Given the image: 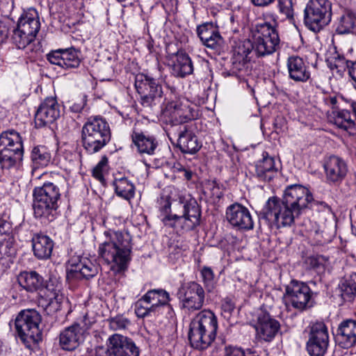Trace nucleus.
Masks as SVG:
<instances>
[{
    "instance_id": "1",
    "label": "nucleus",
    "mask_w": 356,
    "mask_h": 356,
    "mask_svg": "<svg viewBox=\"0 0 356 356\" xmlns=\"http://www.w3.org/2000/svg\"><path fill=\"white\" fill-rule=\"evenodd\" d=\"M131 238L128 233L111 232L108 238L99 244V257L110 265L115 273L125 270L131 261Z\"/></svg>"
},
{
    "instance_id": "2",
    "label": "nucleus",
    "mask_w": 356,
    "mask_h": 356,
    "mask_svg": "<svg viewBox=\"0 0 356 356\" xmlns=\"http://www.w3.org/2000/svg\"><path fill=\"white\" fill-rule=\"evenodd\" d=\"M175 201H178L183 206V214L169 215L170 203L166 201L161 210V218L164 225L173 228L177 232L183 230L189 231L198 225L201 211L195 199L190 195H181Z\"/></svg>"
},
{
    "instance_id": "3",
    "label": "nucleus",
    "mask_w": 356,
    "mask_h": 356,
    "mask_svg": "<svg viewBox=\"0 0 356 356\" xmlns=\"http://www.w3.org/2000/svg\"><path fill=\"white\" fill-rule=\"evenodd\" d=\"M33 197L35 218L43 223L52 222L56 218L61 197L59 186L53 182H45L42 186L33 189Z\"/></svg>"
},
{
    "instance_id": "4",
    "label": "nucleus",
    "mask_w": 356,
    "mask_h": 356,
    "mask_svg": "<svg viewBox=\"0 0 356 356\" xmlns=\"http://www.w3.org/2000/svg\"><path fill=\"white\" fill-rule=\"evenodd\" d=\"M218 330V320L213 312L204 309L191 320L188 340L192 347L204 350L214 341Z\"/></svg>"
},
{
    "instance_id": "5",
    "label": "nucleus",
    "mask_w": 356,
    "mask_h": 356,
    "mask_svg": "<svg viewBox=\"0 0 356 356\" xmlns=\"http://www.w3.org/2000/svg\"><path fill=\"white\" fill-rule=\"evenodd\" d=\"M111 137L109 125L102 118H90L82 127L83 147L90 154L99 152L109 143Z\"/></svg>"
},
{
    "instance_id": "6",
    "label": "nucleus",
    "mask_w": 356,
    "mask_h": 356,
    "mask_svg": "<svg viewBox=\"0 0 356 356\" xmlns=\"http://www.w3.org/2000/svg\"><path fill=\"white\" fill-rule=\"evenodd\" d=\"M40 314L35 309L21 311L15 318V329L26 347L31 348L33 344L41 340L39 325Z\"/></svg>"
},
{
    "instance_id": "7",
    "label": "nucleus",
    "mask_w": 356,
    "mask_h": 356,
    "mask_svg": "<svg viewBox=\"0 0 356 356\" xmlns=\"http://www.w3.org/2000/svg\"><path fill=\"white\" fill-rule=\"evenodd\" d=\"M23 145L19 134L15 130L0 135V164L9 169L22 159Z\"/></svg>"
},
{
    "instance_id": "8",
    "label": "nucleus",
    "mask_w": 356,
    "mask_h": 356,
    "mask_svg": "<svg viewBox=\"0 0 356 356\" xmlns=\"http://www.w3.org/2000/svg\"><path fill=\"white\" fill-rule=\"evenodd\" d=\"M23 145L19 134L15 130L0 135V164L9 169L22 159Z\"/></svg>"
},
{
    "instance_id": "9",
    "label": "nucleus",
    "mask_w": 356,
    "mask_h": 356,
    "mask_svg": "<svg viewBox=\"0 0 356 356\" xmlns=\"http://www.w3.org/2000/svg\"><path fill=\"white\" fill-rule=\"evenodd\" d=\"M261 214L269 224L277 228L291 225L298 217L284 200L275 197L268 199Z\"/></svg>"
},
{
    "instance_id": "10",
    "label": "nucleus",
    "mask_w": 356,
    "mask_h": 356,
    "mask_svg": "<svg viewBox=\"0 0 356 356\" xmlns=\"http://www.w3.org/2000/svg\"><path fill=\"white\" fill-rule=\"evenodd\" d=\"M332 5L328 0H311L305 9V22L308 28L318 32L331 21Z\"/></svg>"
},
{
    "instance_id": "11",
    "label": "nucleus",
    "mask_w": 356,
    "mask_h": 356,
    "mask_svg": "<svg viewBox=\"0 0 356 356\" xmlns=\"http://www.w3.org/2000/svg\"><path fill=\"white\" fill-rule=\"evenodd\" d=\"M253 44L257 56L274 53L280 44L279 35L275 26L268 22L258 24Z\"/></svg>"
},
{
    "instance_id": "12",
    "label": "nucleus",
    "mask_w": 356,
    "mask_h": 356,
    "mask_svg": "<svg viewBox=\"0 0 356 356\" xmlns=\"http://www.w3.org/2000/svg\"><path fill=\"white\" fill-rule=\"evenodd\" d=\"M306 348L310 356H323L329 346L328 330L323 322H316L309 327Z\"/></svg>"
},
{
    "instance_id": "13",
    "label": "nucleus",
    "mask_w": 356,
    "mask_h": 356,
    "mask_svg": "<svg viewBox=\"0 0 356 356\" xmlns=\"http://www.w3.org/2000/svg\"><path fill=\"white\" fill-rule=\"evenodd\" d=\"M179 298L182 307L188 312L200 310L204 302V290L200 284L190 282L180 288Z\"/></svg>"
},
{
    "instance_id": "14",
    "label": "nucleus",
    "mask_w": 356,
    "mask_h": 356,
    "mask_svg": "<svg viewBox=\"0 0 356 356\" xmlns=\"http://www.w3.org/2000/svg\"><path fill=\"white\" fill-rule=\"evenodd\" d=\"M175 98L165 99L164 116L168 118L172 124H184L194 119L195 111L190 107L188 102L184 99Z\"/></svg>"
},
{
    "instance_id": "15",
    "label": "nucleus",
    "mask_w": 356,
    "mask_h": 356,
    "mask_svg": "<svg viewBox=\"0 0 356 356\" xmlns=\"http://www.w3.org/2000/svg\"><path fill=\"white\" fill-rule=\"evenodd\" d=\"M283 200L299 216L309 207L312 200V194L307 188L301 185H291L286 188Z\"/></svg>"
},
{
    "instance_id": "16",
    "label": "nucleus",
    "mask_w": 356,
    "mask_h": 356,
    "mask_svg": "<svg viewBox=\"0 0 356 356\" xmlns=\"http://www.w3.org/2000/svg\"><path fill=\"white\" fill-rule=\"evenodd\" d=\"M135 86L141 97V104L144 106H150L156 100L160 99L163 95L161 86L153 78L140 74L136 76Z\"/></svg>"
},
{
    "instance_id": "17",
    "label": "nucleus",
    "mask_w": 356,
    "mask_h": 356,
    "mask_svg": "<svg viewBox=\"0 0 356 356\" xmlns=\"http://www.w3.org/2000/svg\"><path fill=\"white\" fill-rule=\"evenodd\" d=\"M98 272L99 266L90 259L73 257L69 261L66 277L68 280L81 278L89 280L96 276Z\"/></svg>"
},
{
    "instance_id": "18",
    "label": "nucleus",
    "mask_w": 356,
    "mask_h": 356,
    "mask_svg": "<svg viewBox=\"0 0 356 356\" xmlns=\"http://www.w3.org/2000/svg\"><path fill=\"white\" fill-rule=\"evenodd\" d=\"M88 327L80 323H74L62 330L59 344L63 350L72 351L78 348L86 338Z\"/></svg>"
},
{
    "instance_id": "19",
    "label": "nucleus",
    "mask_w": 356,
    "mask_h": 356,
    "mask_svg": "<svg viewBox=\"0 0 356 356\" xmlns=\"http://www.w3.org/2000/svg\"><path fill=\"white\" fill-rule=\"evenodd\" d=\"M284 296L294 308L303 310L308 307L311 290L305 283L292 280L286 287Z\"/></svg>"
},
{
    "instance_id": "20",
    "label": "nucleus",
    "mask_w": 356,
    "mask_h": 356,
    "mask_svg": "<svg viewBox=\"0 0 356 356\" xmlns=\"http://www.w3.org/2000/svg\"><path fill=\"white\" fill-rule=\"evenodd\" d=\"M107 348L111 356L139 355V349L134 341L119 334H113L108 337Z\"/></svg>"
},
{
    "instance_id": "21",
    "label": "nucleus",
    "mask_w": 356,
    "mask_h": 356,
    "mask_svg": "<svg viewBox=\"0 0 356 356\" xmlns=\"http://www.w3.org/2000/svg\"><path fill=\"white\" fill-rule=\"evenodd\" d=\"M228 222L234 227L241 230H250L254 222L249 210L241 204L235 203L229 206L226 211Z\"/></svg>"
},
{
    "instance_id": "22",
    "label": "nucleus",
    "mask_w": 356,
    "mask_h": 356,
    "mask_svg": "<svg viewBox=\"0 0 356 356\" xmlns=\"http://www.w3.org/2000/svg\"><path fill=\"white\" fill-rule=\"evenodd\" d=\"M60 116V106L54 97H47L40 104L35 115V123L38 127L53 123Z\"/></svg>"
},
{
    "instance_id": "23",
    "label": "nucleus",
    "mask_w": 356,
    "mask_h": 356,
    "mask_svg": "<svg viewBox=\"0 0 356 356\" xmlns=\"http://www.w3.org/2000/svg\"><path fill=\"white\" fill-rule=\"evenodd\" d=\"M325 178L329 184H337L342 181L348 172V167L343 159L337 156H330L323 165Z\"/></svg>"
},
{
    "instance_id": "24",
    "label": "nucleus",
    "mask_w": 356,
    "mask_h": 356,
    "mask_svg": "<svg viewBox=\"0 0 356 356\" xmlns=\"http://www.w3.org/2000/svg\"><path fill=\"white\" fill-rule=\"evenodd\" d=\"M177 125V124H174ZM178 128V140L177 146L184 154H193L198 152L201 145L198 142L197 137L189 130L187 125L184 124H177Z\"/></svg>"
},
{
    "instance_id": "25",
    "label": "nucleus",
    "mask_w": 356,
    "mask_h": 356,
    "mask_svg": "<svg viewBox=\"0 0 356 356\" xmlns=\"http://www.w3.org/2000/svg\"><path fill=\"white\" fill-rule=\"evenodd\" d=\"M289 76L296 82H306L310 78L307 63L300 56H289L286 61Z\"/></svg>"
},
{
    "instance_id": "26",
    "label": "nucleus",
    "mask_w": 356,
    "mask_h": 356,
    "mask_svg": "<svg viewBox=\"0 0 356 356\" xmlns=\"http://www.w3.org/2000/svg\"><path fill=\"white\" fill-rule=\"evenodd\" d=\"M336 339L343 348L353 347L356 344V321H342L337 329Z\"/></svg>"
},
{
    "instance_id": "27",
    "label": "nucleus",
    "mask_w": 356,
    "mask_h": 356,
    "mask_svg": "<svg viewBox=\"0 0 356 356\" xmlns=\"http://www.w3.org/2000/svg\"><path fill=\"white\" fill-rule=\"evenodd\" d=\"M280 323L268 314L258 317L256 330L259 337L266 341H270L280 330Z\"/></svg>"
},
{
    "instance_id": "28",
    "label": "nucleus",
    "mask_w": 356,
    "mask_h": 356,
    "mask_svg": "<svg viewBox=\"0 0 356 356\" xmlns=\"http://www.w3.org/2000/svg\"><path fill=\"white\" fill-rule=\"evenodd\" d=\"M132 143L140 155H153L158 146V142L153 136L147 135L142 131H133Z\"/></svg>"
},
{
    "instance_id": "29",
    "label": "nucleus",
    "mask_w": 356,
    "mask_h": 356,
    "mask_svg": "<svg viewBox=\"0 0 356 356\" xmlns=\"http://www.w3.org/2000/svg\"><path fill=\"white\" fill-rule=\"evenodd\" d=\"M32 248L34 255L38 259H47L51 255L54 242L46 235L35 234L32 238Z\"/></svg>"
},
{
    "instance_id": "30",
    "label": "nucleus",
    "mask_w": 356,
    "mask_h": 356,
    "mask_svg": "<svg viewBox=\"0 0 356 356\" xmlns=\"http://www.w3.org/2000/svg\"><path fill=\"white\" fill-rule=\"evenodd\" d=\"M17 27L26 33L30 38L35 40L40 27L37 12L32 10L23 15L19 18Z\"/></svg>"
},
{
    "instance_id": "31",
    "label": "nucleus",
    "mask_w": 356,
    "mask_h": 356,
    "mask_svg": "<svg viewBox=\"0 0 356 356\" xmlns=\"http://www.w3.org/2000/svg\"><path fill=\"white\" fill-rule=\"evenodd\" d=\"M174 58L175 60L172 65V71L175 76L184 77L193 73V62L186 52L179 51L174 56Z\"/></svg>"
},
{
    "instance_id": "32",
    "label": "nucleus",
    "mask_w": 356,
    "mask_h": 356,
    "mask_svg": "<svg viewBox=\"0 0 356 356\" xmlns=\"http://www.w3.org/2000/svg\"><path fill=\"white\" fill-rule=\"evenodd\" d=\"M197 35L204 45L216 49L222 43V38L212 24H203L197 27Z\"/></svg>"
},
{
    "instance_id": "33",
    "label": "nucleus",
    "mask_w": 356,
    "mask_h": 356,
    "mask_svg": "<svg viewBox=\"0 0 356 356\" xmlns=\"http://www.w3.org/2000/svg\"><path fill=\"white\" fill-rule=\"evenodd\" d=\"M17 281L22 287L30 292L36 291L44 286L42 277L35 271L20 273Z\"/></svg>"
},
{
    "instance_id": "34",
    "label": "nucleus",
    "mask_w": 356,
    "mask_h": 356,
    "mask_svg": "<svg viewBox=\"0 0 356 356\" xmlns=\"http://www.w3.org/2000/svg\"><path fill=\"white\" fill-rule=\"evenodd\" d=\"M143 300L149 305L152 310L156 312L160 307L168 305L170 298L169 293L163 289H152L143 296Z\"/></svg>"
},
{
    "instance_id": "35",
    "label": "nucleus",
    "mask_w": 356,
    "mask_h": 356,
    "mask_svg": "<svg viewBox=\"0 0 356 356\" xmlns=\"http://www.w3.org/2000/svg\"><path fill=\"white\" fill-rule=\"evenodd\" d=\"M256 165V172L259 177L264 181H270L277 172L275 161L273 157L265 156Z\"/></svg>"
},
{
    "instance_id": "36",
    "label": "nucleus",
    "mask_w": 356,
    "mask_h": 356,
    "mask_svg": "<svg viewBox=\"0 0 356 356\" xmlns=\"http://www.w3.org/2000/svg\"><path fill=\"white\" fill-rule=\"evenodd\" d=\"M355 121L353 113H351L348 110L333 111V122L339 128L346 131L352 129L355 126Z\"/></svg>"
},
{
    "instance_id": "37",
    "label": "nucleus",
    "mask_w": 356,
    "mask_h": 356,
    "mask_svg": "<svg viewBox=\"0 0 356 356\" xmlns=\"http://www.w3.org/2000/svg\"><path fill=\"white\" fill-rule=\"evenodd\" d=\"M113 186L118 196L127 200L134 197L135 186L128 179L125 177L117 179L114 181Z\"/></svg>"
},
{
    "instance_id": "38",
    "label": "nucleus",
    "mask_w": 356,
    "mask_h": 356,
    "mask_svg": "<svg viewBox=\"0 0 356 356\" xmlns=\"http://www.w3.org/2000/svg\"><path fill=\"white\" fill-rule=\"evenodd\" d=\"M31 158L35 168L45 167L50 163L51 154L45 146H37L33 148Z\"/></svg>"
},
{
    "instance_id": "39",
    "label": "nucleus",
    "mask_w": 356,
    "mask_h": 356,
    "mask_svg": "<svg viewBox=\"0 0 356 356\" xmlns=\"http://www.w3.org/2000/svg\"><path fill=\"white\" fill-rule=\"evenodd\" d=\"M339 286L342 298L345 300H350L356 296V273H352L343 278Z\"/></svg>"
},
{
    "instance_id": "40",
    "label": "nucleus",
    "mask_w": 356,
    "mask_h": 356,
    "mask_svg": "<svg viewBox=\"0 0 356 356\" xmlns=\"http://www.w3.org/2000/svg\"><path fill=\"white\" fill-rule=\"evenodd\" d=\"M356 27V17L355 14L350 11H346L341 16L337 31L339 34L349 33L353 31Z\"/></svg>"
},
{
    "instance_id": "41",
    "label": "nucleus",
    "mask_w": 356,
    "mask_h": 356,
    "mask_svg": "<svg viewBox=\"0 0 356 356\" xmlns=\"http://www.w3.org/2000/svg\"><path fill=\"white\" fill-rule=\"evenodd\" d=\"M17 254L15 241L12 236H3L0 238V256L1 258H13Z\"/></svg>"
},
{
    "instance_id": "42",
    "label": "nucleus",
    "mask_w": 356,
    "mask_h": 356,
    "mask_svg": "<svg viewBox=\"0 0 356 356\" xmlns=\"http://www.w3.org/2000/svg\"><path fill=\"white\" fill-rule=\"evenodd\" d=\"M330 69L336 71L337 73H342L350 67V62L347 60L343 55H340L337 51L332 54L326 60Z\"/></svg>"
},
{
    "instance_id": "43",
    "label": "nucleus",
    "mask_w": 356,
    "mask_h": 356,
    "mask_svg": "<svg viewBox=\"0 0 356 356\" xmlns=\"http://www.w3.org/2000/svg\"><path fill=\"white\" fill-rule=\"evenodd\" d=\"M253 51H254V44L250 40H238L235 42L233 56L250 60Z\"/></svg>"
},
{
    "instance_id": "44",
    "label": "nucleus",
    "mask_w": 356,
    "mask_h": 356,
    "mask_svg": "<svg viewBox=\"0 0 356 356\" xmlns=\"http://www.w3.org/2000/svg\"><path fill=\"white\" fill-rule=\"evenodd\" d=\"M63 68L78 67L81 63L79 51L74 48L63 49Z\"/></svg>"
},
{
    "instance_id": "45",
    "label": "nucleus",
    "mask_w": 356,
    "mask_h": 356,
    "mask_svg": "<svg viewBox=\"0 0 356 356\" xmlns=\"http://www.w3.org/2000/svg\"><path fill=\"white\" fill-rule=\"evenodd\" d=\"M250 60L238 57H232V72L238 76H244L250 72Z\"/></svg>"
},
{
    "instance_id": "46",
    "label": "nucleus",
    "mask_w": 356,
    "mask_h": 356,
    "mask_svg": "<svg viewBox=\"0 0 356 356\" xmlns=\"http://www.w3.org/2000/svg\"><path fill=\"white\" fill-rule=\"evenodd\" d=\"M11 39L13 44H15L18 49H24L29 44L34 41L33 38H30V37L27 35L26 33H25L18 27L13 30Z\"/></svg>"
},
{
    "instance_id": "47",
    "label": "nucleus",
    "mask_w": 356,
    "mask_h": 356,
    "mask_svg": "<svg viewBox=\"0 0 356 356\" xmlns=\"http://www.w3.org/2000/svg\"><path fill=\"white\" fill-rule=\"evenodd\" d=\"M109 328L113 331L127 329L131 324L130 321L122 316L118 315L108 319Z\"/></svg>"
},
{
    "instance_id": "48",
    "label": "nucleus",
    "mask_w": 356,
    "mask_h": 356,
    "mask_svg": "<svg viewBox=\"0 0 356 356\" xmlns=\"http://www.w3.org/2000/svg\"><path fill=\"white\" fill-rule=\"evenodd\" d=\"M108 167V158L106 156H103L99 163L92 170V176L103 183L104 181V173L107 171Z\"/></svg>"
},
{
    "instance_id": "49",
    "label": "nucleus",
    "mask_w": 356,
    "mask_h": 356,
    "mask_svg": "<svg viewBox=\"0 0 356 356\" xmlns=\"http://www.w3.org/2000/svg\"><path fill=\"white\" fill-rule=\"evenodd\" d=\"M201 276L206 288L211 291L214 288V273L212 269L207 266H204L201 270Z\"/></svg>"
},
{
    "instance_id": "50",
    "label": "nucleus",
    "mask_w": 356,
    "mask_h": 356,
    "mask_svg": "<svg viewBox=\"0 0 356 356\" xmlns=\"http://www.w3.org/2000/svg\"><path fill=\"white\" fill-rule=\"evenodd\" d=\"M277 6L280 12L286 17L292 19L293 18V9L292 0H277Z\"/></svg>"
},
{
    "instance_id": "51",
    "label": "nucleus",
    "mask_w": 356,
    "mask_h": 356,
    "mask_svg": "<svg viewBox=\"0 0 356 356\" xmlns=\"http://www.w3.org/2000/svg\"><path fill=\"white\" fill-rule=\"evenodd\" d=\"M145 303V300H143V297L140 298L135 304V314L139 318H145L149 316L151 313L155 312L152 310V307L149 306H145L143 304Z\"/></svg>"
},
{
    "instance_id": "52",
    "label": "nucleus",
    "mask_w": 356,
    "mask_h": 356,
    "mask_svg": "<svg viewBox=\"0 0 356 356\" xmlns=\"http://www.w3.org/2000/svg\"><path fill=\"white\" fill-rule=\"evenodd\" d=\"M47 60L51 63L63 67V49L53 51L47 54Z\"/></svg>"
},
{
    "instance_id": "53",
    "label": "nucleus",
    "mask_w": 356,
    "mask_h": 356,
    "mask_svg": "<svg viewBox=\"0 0 356 356\" xmlns=\"http://www.w3.org/2000/svg\"><path fill=\"white\" fill-rule=\"evenodd\" d=\"M12 225L10 222L4 219H0V238L3 236H12Z\"/></svg>"
},
{
    "instance_id": "54",
    "label": "nucleus",
    "mask_w": 356,
    "mask_h": 356,
    "mask_svg": "<svg viewBox=\"0 0 356 356\" xmlns=\"http://www.w3.org/2000/svg\"><path fill=\"white\" fill-rule=\"evenodd\" d=\"M10 22L0 21V44L3 43L8 38Z\"/></svg>"
},
{
    "instance_id": "55",
    "label": "nucleus",
    "mask_w": 356,
    "mask_h": 356,
    "mask_svg": "<svg viewBox=\"0 0 356 356\" xmlns=\"http://www.w3.org/2000/svg\"><path fill=\"white\" fill-rule=\"evenodd\" d=\"M308 208L316 211H324L325 210H329V207L325 202L315 201L314 200L313 197L312 200H311L309 203Z\"/></svg>"
},
{
    "instance_id": "56",
    "label": "nucleus",
    "mask_w": 356,
    "mask_h": 356,
    "mask_svg": "<svg viewBox=\"0 0 356 356\" xmlns=\"http://www.w3.org/2000/svg\"><path fill=\"white\" fill-rule=\"evenodd\" d=\"M225 356H245L244 351L238 347L228 346L225 348Z\"/></svg>"
},
{
    "instance_id": "57",
    "label": "nucleus",
    "mask_w": 356,
    "mask_h": 356,
    "mask_svg": "<svg viewBox=\"0 0 356 356\" xmlns=\"http://www.w3.org/2000/svg\"><path fill=\"white\" fill-rule=\"evenodd\" d=\"M86 105V101L84 98L80 97L74 100L70 106V109L74 113H79L82 111Z\"/></svg>"
},
{
    "instance_id": "58",
    "label": "nucleus",
    "mask_w": 356,
    "mask_h": 356,
    "mask_svg": "<svg viewBox=\"0 0 356 356\" xmlns=\"http://www.w3.org/2000/svg\"><path fill=\"white\" fill-rule=\"evenodd\" d=\"M221 307L225 314L229 315L234 311L235 306L231 300L225 299L222 303Z\"/></svg>"
},
{
    "instance_id": "59",
    "label": "nucleus",
    "mask_w": 356,
    "mask_h": 356,
    "mask_svg": "<svg viewBox=\"0 0 356 356\" xmlns=\"http://www.w3.org/2000/svg\"><path fill=\"white\" fill-rule=\"evenodd\" d=\"M311 236L314 237L317 245H323L328 241V239H324L323 236V232L319 229H316L311 232Z\"/></svg>"
},
{
    "instance_id": "60",
    "label": "nucleus",
    "mask_w": 356,
    "mask_h": 356,
    "mask_svg": "<svg viewBox=\"0 0 356 356\" xmlns=\"http://www.w3.org/2000/svg\"><path fill=\"white\" fill-rule=\"evenodd\" d=\"M174 172H178L183 175V177L186 180H190L192 177V172L184 168H182L180 165H178V166H174L173 168Z\"/></svg>"
},
{
    "instance_id": "61",
    "label": "nucleus",
    "mask_w": 356,
    "mask_h": 356,
    "mask_svg": "<svg viewBox=\"0 0 356 356\" xmlns=\"http://www.w3.org/2000/svg\"><path fill=\"white\" fill-rule=\"evenodd\" d=\"M250 2L257 7H266L272 4L275 0H250Z\"/></svg>"
},
{
    "instance_id": "62",
    "label": "nucleus",
    "mask_w": 356,
    "mask_h": 356,
    "mask_svg": "<svg viewBox=\"0 0 356 356\" xmlns=\"http://www.w3.org/2000/svg\"><path fill=\"white\" fill-rule=\"evenodd\" d=\"M351 64L350 69L349 70V74L353 80L354 88L356 89V61L355 63H351Z\"/></svg>"
},
{
    "instance_id": "63",
    "label": "nucleus",
    "mask_w": 356,
    "mask_h": 356,
    "mask_svg": "<svg viewBox=\"0 0 356 356\" xmlns=\"http://www.w3.org/2000/svg\"><path fill=\"white\" fill-rule=\"evenodd\" d=\"M264 17H265V19H271L273 23H274V26H275V24H277V16L273 13H266L265 15H264Z\"/></svg>"
},
{
    "instance_id": "64",
    "label": "nucleus",
    "mask_w": 356,
    "mask_h": 356,
    "mask_svg": "<svg viewBox=\"0 0 356 356\" xmlns=\"http://www.w3.org/2000/svg\"><path fill=\"white\" fill-rule=\"evenodd\" d=\"M329 102L331 104L334 105L337 103V99L336 97H330Z\"/></svg>"
}]
</instances>
